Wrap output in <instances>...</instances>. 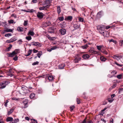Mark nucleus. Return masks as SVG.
Masks as SVG:
<instances>
[{
	"label": "nucleus",
	"mask_w": 123,
	"mask_h": 123,
	"mask_svg": "<svg viewBox=\"0 0 123 123\" xmlns=\"http://www.w3.org/2000/svg\"><path fill=\"white\" fill-rule=\"evenodd\" d=\"M97 28L98 30L100 33L105 37L106 36L105 34H106L107 32L104 31L105 28L103 26L98 25L97 26Z\"/></svg>",
	"instance_id": "nucleus-1"
},
{
	"label": "nucleus",
	"mask_w": 123,
	"mask_h": 123,
	"mask_svg": "<svg viewBox=\"0 0 123 123\" xmlns=\"http://www.w3.org/2000/svg\"><path fill=\"white\" fill-rule=\"evenodd\" d=\"M9 82L7 81H3L0 83V85L1 86L0 87V89H2L5 88L6 86L8 84Z\"/></svg>",
	"instance_id": "nucleus-2"
},
{
	"label": "nucleus",
	"mask_w": 123,
	"mask_h": 123,
	"mask_svg": "<svg viewBox=\"0 0 123 123\" xmlns=\"http://www.w3.org/2000/svg\"><path fill=\"white\" fill-rule=\"evenodd\" d=\"M31 45L35 46L41 47L42 46V44L37 42H33L31 43Z\"/></svg>",
	"instance_id": "nucleus-3"
},
{
	"label": "nucleus",
	"mask_w": 123,
	"mask_h": 123,
	"mask_svg": "<svg viewBox=\"0 0 123 123\" xmlns=\"http://www.w3.org/2000/svg\"><path fill=\"white\" fill-rule=\"evenodd\" d=\"M88 52L89 53L93 54H99V52L94 50V48L92 47H91L90 49L89 50Z\"/></svg>",
	"instance_id": "nucleus-4"
},
{
	"label": "nucleus",
	"mask_w": 123,
	"mask_h": 123,
	"mask_svg": "<svg viewBox=\"0 0 123 123\" xmlns=\"http://www.w3.org/2000/svg\"><path fill=\"white\" fill-rule=\"evenodd\" d=\"M20 91L23 93H26L28 90H27L25 86H23L21 87Z\"/></svg>",
	"instance_id": "nucleus-5"
},
{
	"label": "nucleus",
	"mask_w": 123,
	"mask_h": 123,
	"mask_svg": "<svg viewBox=\"0 0 123 123\" xmlns=\"http://www.w3.org/2000/svg\"><path fill=\"white\" fill-rule=\"evenodd\" d=\"M44 15L42 12H38L37 13V17L40 19L43 18Z\"/></svg>",
	"instance_id": "nucleus-6"
},
{
	"label": "nucleus",
	"mask_w": 123,
	"mask_h": 123,
	"mask_svg": "<svg viewBox=\"0 0 123 123\" xmlns=\"http://www.w3.org/2000/svg\"><path fill=\"white\" fill-rule=\"evenodd\" d=\"M60 33L62 35L65 34L66 33V30L64 28H62L59 31Z\"/></svg>",
	"instance_id": "nucleus-7"
},
{
	"label": "nucleus",
	"mask_w": 123,
	"mask_h": 123,
	"mask_svg": "<svg viewBox=\"0 0 123 123\" xmlns=\"http://www.w3.org/2000/svg\"><path fill=\"white\" fill-rule=\"evenodd\" d=\"M50 24V22L49 21H46L45 22L43 23V27H46L49 26Z\"/></svg>",
	"instance_id": "nucleus-8"
},
{
	"label": "nucleus",
	"mask_w": 123,
	"mask_h": 123,
	"mask_svg": "<svg viewBox=\"0 0 123 123\" xmlns=\"http://www.w3.org/2000/svg\"><path fill=\"white\" fill-rule=\"evenodd\" d=\"M112 57L118 60L120 59L121 58V57L120 56L117 55H113L112 56Z\"/></svg>",
	"instance_id": "nucleus-9"
},
{
	"label": "nucleus",
	"mask_w": 123,
	"mask_h": 123,
	"mask_svg": "<svg viewBox=\"0 0 123 123\" xmlns=\"http://www.w3.org/2000/svg\"><path fill=\"white\" fill-rule=\"evenodd\" d=\"M89 55L87 54H84L82 56V57L84 59H88L89 57Z\"/></svg>",
	"instance_id": "nucleus-10"
},
{
	"label": "nucleus",
	"mask_w": 123,
	"mask_h": 123,
	"mask_svg": "<svg viewBox=\"0 0 123 123\" xmlns=\"http://www.w3.org/2000/svg\"><path fill=\"white\" fill-rule=\"evenodd\" d=\"M73 19L72 17L71 16H68V17H67L65 19V20H69L71 21Z\"/></svg>",
	"instance_id": "nucleus-11"
},
{
	"label": "nucleus",
	"mask_w": 123,
	"mask_h": 123,
	"mask_svg": "<svg viewBox=\"0 0 123 123\" xmlns=\"http://www.w3.org/2000/svg\"><path fill=\"white\" fill-rule=\"evenodd\" d=\"M81 57H76L75 59L74 62L75 63H78L81 60Z\"/></svg>",
	"instance_id": "nucleus-12"
},
{
	"label": "nucleus",
	"mask_w": 123,
	"mask_h": 123,
	"mask_svg": "<svg viewBox=\"0 0 123 123\" xmlns=\"http://www.w3.org/2000/svg\"><path fill=\"white\" fill-rule=\"evenodd\" d=\"M21 11L27 12H32L34 11V10L33 9H31V10H28V11H27L25 10L22 9L21 10Z\"/></svg>",
	"instance_id": "nucleus-13"
},
{
	"label": "nucleus",
	"mask_w": 123,
	"mask_h": 123,
	"mask_svg": "<svg viewBox=\"0 0 123 123\" xmlns=\"http://www.w3.org/2000/svg\"><path fill=\"white\" fill-rule=\"evenodd\" d=\"M34 34L35 33L33 31H30L27 35L28 36H33L34 35Z\"/></svg>",
	"instance_id": "nucleus-14"
},
{
	"label": "nucleus",
	"mask_w": 123,
	"mask_h": 123,
	"mask_svg": "<svg viewBox=\"0 0 123 123\" xmlns=\"http://www.w3.org/2000/svg\"><path fill=\"white\" fill-rule=\"evenodd\" d=\"M32 50L31 49H29L28 52V54L25 55V56H29L31 54Z\"/></svg>",
	"instance_id": "nucleus-15"
},
{
	"label": "nucleus",
	"mask_w": 123,
	"mask_h": 123,
	"mask_svg": "<svg viewBox=\"0 0 123 123\" xmlns=\"http://www.w3.org/2000/svg\"><path fill=\"white\" fill-rule=\"evenodd\" d=\"M17 30L18 31L22 32L23 31L24 28L22 27H18L17 28Z\"/></svg>",
	"instance_id": "nucleus-16"
},
{
	"label": "nucleus",
	"mask_w": 123,
	"mask_h": 123,
	"mask_svg": "<svg viewBox=\"0 0 123 123\" xmlns=\"http://www.w3.org/2000/svg\"><path fill=\"white\" fill-rule=\"evenodd\" d=\"M13 119L12 117H7L6 119V121L7 122H9L12 121Z\"/></svg>",
	"instance_id": "nucleus-17"
},
{
	"label": "nucleus",
	"mask_w": 123,
	"mask_h": 123,
	"mask_svg": "<svg viewBox=\"0 0 123 123\" xmlns=\"http://www.w3.org/2000/svg\"><path fill=\"white\" fill-rule=\"evenodd\" d=\"M14 109L13 108H12L10 109V111H8L7 114L9 115L12 113L14 111Z\"/></svg>",
	"instance_id": "nucleus-18"
},
{
	"label": "nucleus",
	"mask_w": 123,
	"mask_h": 123,
	"mask_svg": "<svg viewBox=\"0 0 123 123\" xmlns=\"http://www.w3.org/2000/svg\"><path fill=\"white\" fill-rule=\"evenodd\" d=\"M7 54L8 55V56L9 57H12L15 55L13 52L12 53H8Z\"/></svg>",
	"instance_id": "nucleus-19"
},
{
	"label": "nucleus",
	"mask_w": 123,
	"mask_h": 123,
	"mask_svg": "<svg viewBox=\"0 0 123 123\" xmlns=\"http://www.w3.org/2000/svg\"><path fill=\"white\" fill-rule=\"evenodd\" d=\"M65 66V64H62L59 65V68L60 69H62Z\"/></svg>",
	"instance_id": "nucleus-20"
},
{
	"label": "nucleus",
	"mask_w": 123,
	"mask_h": 123,
	"mask_svg": "<svg viewBox=\"0 0 123 123\" xmlns=\"http://www.w3.org/2000/svg\"><path fill=\"white\" fill-rule=\"evenodd\" d=\"M28 102V100L27 99H25L23 102V104L25 105Z\"/></svg>",
	"instance_id": "nucleus-21"
},
{
	"label": "nucleus",
	"mask_w": 123,
	"mask_h": 123,
	"mask_svg": "<svg viewBox=\"0 0 123 123\" xmlns=\"http://www.w3.org/2000/svg\"><path fill=\"white\" fill-rule=\"evenodd\" d=\"M49 5H47L44 7H41L39 8V9L40 10H44L46 9L45 7L48 8L49 7Z\"/></svg>",
	"instance_id": "nucleus-22"
},
{
	"label": "nucleus",
	"mask_w": 123,
	"mask_h": 123,
	"mask_svg": "<svg viewBox=\"0 0 123 123\" xmlns=\"http://www.w3.org/2000/svg\"><path fill=\"white\" fill-rule=\"evenodd\" d=\"M111 74L112 76L113 77L116 74H117V72L115 71H114L111 72Z\"/></svg>",
	"instance_id": "nucleus-23"
},
{
	"label": "nucleus",
	"mask_w": 123,
	"mask_h": 123,
	"mask_svg": "<svg viewBox=\"0 0 123 123\" xmlns=\"http://www.w3.org/2000/svg\"><path fill=\"white\" fill-rule=\"evenodd\" d=\"M118 92L119 93H123V88H120L119 89Z\"/></svg>",
	"instance_id": "nucleus-24"
},
{
	"label": "nucleus",
	"mask_w": 123,
	"mask_h": 123,
	"mask_svg": "<svg viewBox=\"0 0 123 123\" xmlns=\"http://www.w3.org/2000/svg\"><path fill=\"white\" fill-rule=\"evenodd\" d=\"M13 52L16 55L19 52V50L18 49H15Z\"/></svg>",
	"instance_id": "nucleus-25"
},
{
	"label": "nucleus",
	"mask_w": 123,
	"mask_h": 123,
	"mask_svg": "<svg viewBox=\"0 0 123 123\" xmlns=\"http://www.w3.org/2000/svg\"><path fill=\"white\" fill-rule=\"evenodd\" d=\"M48 79L49 80H52L54 79V78L52 75H49L48 77Z\"/></svg>",
	"instance_id": "nucleus-26"
},
{
	"label": "nucleus",
	"mask_w": 123,
	"mask_h": 123,
	"mask_svg": "<svg viewBox=\"0 0 123 123\" xmlns=\"http://www.w3.org/2000/svg\"><path fill=\"white\" fill-rule=\"evenodd\" d=\"M100 59L101 61L103 62H105L106 60V59L103 56L100 57Z\"/></svg>",
	"instance_id": "nucleus-27"
},
{
	"label": "nucleus",
	"mask_w": 123,
	"mask_h": 123,
	"mask_svg": "<svg viewBox=\"0 0 123 123\" xmlns=\"http://www.w3.org/2000/svg\"><path fill=\"white\" fill-rule=\"evenodd\" d=\"M35 96V94L33 93H32L30 94V97L31 98H34Z\"/></svg>",
	"instance_id": "nucleus-28"
},
{
	"label": "nucleus",
	"mask_w": 123,
	"mask_h": 123,
	"mask_svg": "<svg viewBox=\"0 0 123 123\" xmlns=\"http://www.w3.org/2000/svg\"><path fill=\"white\" fill-rule=\"evenodd\" d=\"M5 31L7 32H12V30L11 29L6 28L5 29Z\"/></svg>",
	"instance_id": "nucleus-29"
},
{
	"label": "nucleus",
	"mask_w": 123,
	"mask_h": 123,
	"mask_svg": "<svg viewBox=\"0 0 123 123\" xmlns=\"http://www.w3.org/2000/svg\"><path fill=\"white\" fill-rule=\"evenodd\" d=\"M57 11L58 14H59L61 12V8L60 6H58L57 7Z\"/></svg>",
	"instance_id": "nucleus-30"
},
{
	"label": "nucleus",
	"mask_w": 123,
	"mask_h": 123,
	"mask_svg": "<svg viewBox=\"0 0 123 123\" xmlns=\"http://www.w3.org/2000/svg\"><path fill=\"white\" fill-rule=\"evenodd\" d=\"M12 47V45L10 44L9 47L7 48L6 49V51H8L10 50V49H11Z\"/></svg>",
	"instance_id": "nucleus-31"
},
{
	"label": "nucleus",
	"mask_w": 123,
	"mask_h": 123,
	"mask_svg": "<svg viewBox=\"0 0 123 123\" xmlns=\"http://www.w3.org/2000/svg\"><path fill=\"white\" fill-rule=\"evenodd\" d=\"M88 46L87 44H86L82 46L81 47L83 49H86L88 47Z\"/></svg>",
	"instance_id": "nucleus-32"
},
{
	"label": "nucleus",
	"mask_w": 123,
	"mask_h": 123,
	"mask_svg": "<svg viewBox=\"0 0 123 123\" xmlns=\"http://www.w3.org/2000/svg\"><path fill=\"white\" fill-rule=\"evenodd\" d=\"M114 99L112 98H109L108 99V100L109 102L110 103H111L114 100Z\"/></svg>",
	"instance_id": "nucleus-33"
},
{
	"label": "nucleus",
	"mask_w": 123,
	"mask_h": 123,
	"mask_svg": "<svg viewBox=\"0 0 123 123\" xmlns=\"http://www.w3.org/2000/svg\"><path fill=\"white\" fill-rule=\"evenodd\" d=\"M26 39L28 41H30L31 40L32 38L31 37L29 36L27 37H26Z\"/></svg>",
	"instance_id": "nucleus-34"
},
{
	"label": "nucleus",
	"mask_w": 123,
	"mask_h": 123,
	"mask_svg": "<svg viewBox=\"0 0 123 123\" xmlns=\"http://www.w3.org/2000/svg\"><path fill=\"white\" fill-rule=\"evenodd\" d=\"M103 46L100 45V46H98L97 45V49L99 50H100L101 49V48L103 47Z\"/></svg>",
	"instance_id": "nucleus-35"
},
{
	"label": "nucleus",
	"mask_w": 123,
	"mask_h": 123,
	"mask_svg": "<svg viewBox=\"0 0 123 123\" xmlns=\"http://www.w3.org/2000/svg\"><path fill=\"white\" fill-rule=\"evenodd\" d=\"M10 40L11 41V42L12 43L15 41L16 40V39L15 37H13Z\"/></svg>",
	"instance_id": "nucleus-36"
},
{
	"label": "nucleus",
	"mask_w": 123,
	"mask_h": 123,
	"mask_svg": "<svg viewBox=\"0 0 123 123\" xmlns=\"http://www.w3.org/2000/svg\"><path fill=\"white\" fill-rule=\"evenodd\" d=\"M42 52H40L39 53H38L37 54L38 57L39 58H40L41 55H42Z\"/></svg>",
	"instance_id": "nucleus-37"
},
{
	"label": "nucleus",
	"mask_w": 123,
	"mask_h": 123,
	"mask_svg": "<svg viewBox=\"0 0 123 123\" xmlns=\"http://www.w3.org/2000/svg\"><path fill=\"white\" fill-rule=\"evenodd\" d=\"M84 19L81 17H79V20L80 21L83 22L84 21Z\"/></svg>",
	"instance_id": "nucleus-38"
},
{
	"label": "nucleus",
	"mask_w": 123,
	"mask_h": 123,
	"mask_svg": "<svg viewBox=\"0 0 123 123\" xmlns=\"http://www.w3.org/2000/svg\"><path fill=\"white\" fill-rule=\"evenodd\" d=\"M64 18L63 17H61L58 18V19L59 20L62 21L64 20Z\"/></svg>",
	"instance_id": "nucleus-39"
},
{
	"label": "nucleus",
	"mask_w": 123,
	"mask_h": 123,
	"mask_svg": "<svg viewBox=\"0 0 123 123\" xmlns=\"http://www.w3.org/2000/svg\"><path fill=\"white\" fill-rule=\"evenodd\" d=\"M31 120L32 123H37V121L34 119H31Z\"/></svg>",
	"instance_id": "nucleus-40"
},
{
	"label": "nucleus",
	"mask_w": 123,
	"mask_h": 123,
	"mask_svg": "<svg viewBox=\"0 0 123 123\" xmlns=\"http://www.w3.org/2000/svg\"><path fill=\"white\" fill-rule=\"evenodd\" d=\"M122 76L121 74H119L117 75V77L118 79H121L122 78Z\"/></svg>",
	"instance_id": "nucleus-41"
},
{
	"label": "nucleus",
	"mask_w": 123,
	"mask_h": 123,
	"mask_svg": "<svg viewBox=\"0 0 123 123\" xmlns=\"http://www.w3.org/2000/svg\"><path fill=\"white\" fill-rule=\"evenodd\" d=\"M57 48V47L56 46H54L53 47H52L51 48V50H53L56 49Z\"/></svg>",
	"instance_id": "nucleus-42"
},
{
	"label": "nucleus",
	"mask_w": 123,
	"mask_h": 123,
	"mask_svg": "<svg viewBox=\"0 0 123 123\" xmlns=\"http://www.w3.org/2000/svg\"><path fill=\"white\" fill-rule=\"evenodd\" d=\"M74 108V106H71L70 107V109L71 111H72L73 109Z\"/></svg>",
	"instance_id": "nucleus-43"
},
{
	"label": "nucleus",
	"mask_w": 123,
	"mask_h": 123,
	"mask_svg": "<svg viewBox=\"0 0 123 123\" xmlns=\"http://www.w3.org/2000/svg\"><path fill=\"white\" fill-rule=\"evenodd\" d=\"M38 63H39V62H37V61L36 62L33 63L32 64V65H36L38 64Z\"/></svg>",
	"instance_id": "nucleus-44"
},
{
	"label": "nucleus",
	"mask_w": 123,
	"mask_h": 123,
	"mask_svg": "<svg viewBox=\"0 0 123 123\" xmlns=\"http://www.w3.org/2000/svg\"><path fill=\"white\" fill-rule=\"evenodd\" d=\"M14 22L13 20L11 19L8 21V22L9 24L12 23Z\"/></svg>",
	"instance_id": "nucleus-45"
},
{
	"label": "nucleus",
	"mask_w": 123,
	"mask_h": 123,
	"mask_svg": "<svg viewBox=\"0 0 123 123\" xmlns=\"http://www.w3.org/2000/svg\"><path fill=\"white\" fill-rule=\"evenodd\" d=\"M27 24V21H25L23 25L25 26H26Z\"/></svg>",
	"instance_id": "nucleus-46"
},
{
	"label": "nucleus",
	"mask_w": 123,
	"mask_h": 123,
	"mask_svg": "<svg viewBox=\"0 0 123 123\" xmlns=\"http://www.w3.org/2000/svg\"><path fill=\"white\" fill-rule=\"evenodd\" d=\"M19 121V120L18 119H15L14 120V122H15V123H16L18 122Z\"/></svg>",
	"instance_id": "nucleus-47"
},
{
	"label": "nucleus",
	"mask_w": 123,
	"mask_h": 123,
	"mask_svg": "<svg viewBox=\"0 0 123 123\" xmlns=\"http://www.w3.org/2000/svg\"><path fill=\"white\" fill-rule=\"evenodd\" d=\"M103 53L105 54V55H107L108 54V52L106 50H105L104 51H101Z\"/></svg>",
	"instance_id": "nucleus-48"
},
{
	"label": "nucleus",
	"mask_w": 123,
	"mask_h": 123,
	"mask_svg": "<svg viewBox=\"0 0 123 123\" xmlns=\"http://www.w3.org/2000/svg\"><path fill=\"white\" fill-rule=\"evenodd\" d=\"M11 35H11L10 34H9V33H8V34H5V36L6 37H9V36H11Z\"/></svg>",
	"instance_id": "nucleus-49"
},
{
	"label": "nucleus",
	"mask_w": 123,
	"mask_h": 123,
	"mask_svg": "<svg viewBox=\"0 0 123 123\" xmlns=\"http://www.w3.org/2000/svg\"><path fill=\"white\" fill-rule=\"evenodd\" d=\"M38 1L37 0H32V2L34 3H36Z\"/></svg>",
	"instance_id": "nucleus-50"
},
{
	"label": "nucleus",
	"mask_w": 123,
	"mask_h": 123,
	"mask_svg": "<svg viewBox=\"0 0 123 123\" xmlns=\"http://www.w3.org/2000/svg\"><path fill=\"white\" fill-rule=\"evenodd\" d=\"M109 41L110 42H113L114 43H115L116 42V41L114 40H113L112 39H111L109 40Z\"/></svg>",
	"instance_id": "nucleus-51"
},
{
	"label": "nucleus",
	"mask_w": 123,
	"mask_h": 123,
	"mask_svg": "<svg viewBox=\"0 0 123 123\" xmlns=\"http://www.w3.org/2000/svg\"><path fill=\"white\" fill-rule=\"evenodd\" d=\"M13 59L15 61H16L18 60V57L17 56H16L15 57L13 58Z\"/></svg>",
	"instance_id": "nucleus-52"
},
{
	"label": "nucleus",
	"mask_w": 123,
	"mask_h": 123,
	"mask_svg": "<svg viewBox=\"0 0 123 123\" xmlns=\"http://www.w3.org/2000/svg\"><path fill=\"white\" fill-rule=\"evenodd\" d=\"M27 1H25L23 3H22V5H25L27 3Z\"/></svg>",
	"instance_id": "nucleus-53"
},
{
	"label": "nucleus",
	"mask_w": 123,
	"mask_h": 123,
	"mask_svg": "<svg viewBox=\"0 0 123 123\" xmlns=\"http://www.w3.org/2000/svg\"><path fill=\"white\" fill-rule=\"evenodd\" d=\"M76 100H77V103L78 104H79L80 103V100L79 99H78V98H76Z\"/></svg>",
	"instance_id": "nucleus-54"
},
{
	"label": "nucleus",
	"mask_w": 123,
	"mask_h": 123,
	"mask_svg": "<svg viewBox=\"0 0 123 123\" xmlns=\"http://www.w3.org/2000/svg\"><path fill=\"white\" fill-rule=\"evenodd\" d=\"M59 25L61 28H64V26L63 25V24H60Z\"/></svg>",
	"instance_id": "nucleus-55"
},
{
	"label": "nucleus",
	"mask_w": 123,
	"mask_h": 123,
	"mask_svg": "<svg viewBox=\"0 0 123 123\" xmlns=\"http://www.w3.org/2000/svg\"><path fill=\"white\" fill-rule=\"evenodd\" d=\"M119 42L121 44V46H122V44H123V40H120L119 41Z\"/></svg>",
	"instance_id": "nucleus-56"
},
{
	"label": "nucleus",
	"mask_w": 123,
	"mask_h": 123,
	"mask_svg": "<svg viewBox=\"0 0 123 123\" xmlns=\"http://www.w3.org/2000/svg\"><path fill=\"white\" fill-rule=\"evenodd\" d=\"M48 38L50 40H52L53 39V37H52L49 36L48 37Z\"/></svg>",
	"instance_id": "nucleus-57"
},
{
	"label": "nucleus",
	"mask_w": 123,
	"mask_h": 123,
	"mask_svg": "<svg viewBox=\"0 0 123 123\" xmlns=\"http://www.w3.org/2000/svg\"><path fill=\"white\" fill-rule=\"evenodd\" d=\"M25 118L26 120L28 121H29L30 120V118L28 117H25Z\"/></svg>",
	"instance_id": "nucleus-58"
},
{
	"label": "nucleus",
	"mask_w": 123,
	"mask_h": 123,
	"mask_svg": "<svg viewBox=\"0 0 123 123\" xmlns=\"http://www.w3.org/2000/svg\"><path fill=\"white\" fill-rule=\"evenodd\" d=\"M115 96V94H113L111 95V98H113Z\"/></svg>",
	"instance_id": "nucleus-59"
},
{
	"label": "nucleus",
	"mask_w": 123,
	"mask_h": 123,
	"mask_svg": "<svg viewBox=\"0 0 123 123\" xmlns=\"http://www.w3.org/2000/svg\"><path fill=\"white\" fill-rule=\"evenodd\" d=\"M33 52L34 53H36L37 52V51L35 49H34L33 50Z\"/></svg>",
	"instance_id": "nucleus-60"
},
{
	"label": "nucleus",
	"mask_w": 123,
	"mask_h": 123,
	"mask_svg": "<svg viewBox=\"0 0 123 123\" xmlns=\"http://www.w3.org/2000/svg\"><path fill=\"white\" fill-rule=\"evenodd\" d=\"M108 76V77L110 78H111L113 77L112 76V75H111V74H109Z\"/></svg>",
	"instance_id": "nucleus-61"
},
{
	"label": "nucleus",
	"mask_w": 123,
	"mask_h": 123,
	"mask_svg": "<svg viewBox=\"0 0 123 123\" xmlns=\"http://www.w3.org/2000/svg\"><path fill=\"white\" fill-rule=\"evenodd\" d=\"M117 86V84H114L112 86V88H114L116 86Z\"/></svg>",
	"instance_id": "nucleus-62"
},
{
	"label": "nucleus",
	"mask_w": 123,
	"mask_h": 123,
	"mask_svg": "<svg viewBox=\"0 0 123 123\" xmlns=\"http://www.w3.org/2000/svg\"><path fill=\"white\" fill-rule=\"evenodd\" d=\"M0 123H4V121L2 119H0Z\"/></svg>",
	"instance_id": "nucleus-63"
},
{
	"label": "nucleus",
	"mask_w": 123,
	"mask_h": 123,
	"mask_svg": "<svg viewBox=\"0 0 123 123\" xmlns=\"http://www.w3.org/2000/svg\"><path fill=\"white\" fill-rule=\"evenodd\" d=\"M110 123H113V120L111 119L110 120Z\"/></svg>",
	"instance_id": "nucleus-64"
}]
</instances>
